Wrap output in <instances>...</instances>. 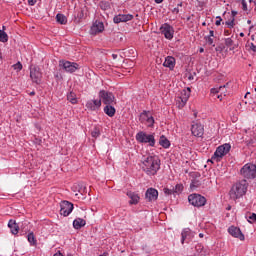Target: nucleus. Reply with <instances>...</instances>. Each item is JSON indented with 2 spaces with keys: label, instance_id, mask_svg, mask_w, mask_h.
Returning <instances> with one entry per match:
<instances>
[{
  "label": "nucleus",
  "instance_id": "obj_1",
  "mask_svg": "<svg viewBox=\"0 0 256 256\" xmlns=\"http://www.w3.org/2000/svg\"><path fill=\"white\" fill-rule=\"evenodd\" d=\"M141 169L146 175H157V171L161 169V160L157 156H146L141 161Z\"/></svg>",
  "mask_w": 256,
  "mask_h": 256
},
{
  "label": "nucleus",
  "instance_id": "obj_2",
  "mask_svg": "<svg viewBox=\"0 0 256 256\" xmlns=\"http://www.w3.org/2000/svg\"><path fill=\"white\" fill-rule=\"evenodd\" d=\"M249 187V183L247 180L243 179L239 182H236L229 191V197L233 201H237V199H241L243 195H246L247 189Z\"/></svg>",
  "mask_w": 256,
  "mask_h": 256
},
{
  "label": "nucleus",
  "instance_id": "obj_3",
  "mask_svg": "<svg viewBox=\"0 0 256 256\" xmlns=\"http://www.w3.org/2000/svg\"><path fill=\"white\" fill-rule=\"evenodd\" d=\"M231 151V144H223L219 146L216 151L214 152V155L212 156V161H216V163H219Z\"/></svg>",
  "mask_w": 256,
  "mask_h": 256
},
{
  "label": "nucleus",
  "instance_id": "obj_4",
  "mask_svg": "<svg viewBox=\"0 0 256 256\" xmlns=\"http://www.w3.org/2000/svg\"><path fill=\"white\" fill-rule=\"evenodd\" d=\"M99 99L104 105H117V99L112 92L106 90H100Z\"/></svg>",
  "mask_w": 256,
  "mask_h": 256
},
{
  "label": "nucleus",
  "instance_id": "obj_5",
  "mask_svg": "<svg viewBox=\"0 0 256 256\" xmlns=\"http://www.w3.org/2000/svg\"><path fill=\"white\" fill-rule=\"evenodd\" d=\"M240 174L244 177V179H255L256 177V165L253 163L245 164L241 170Z\"/></svg>",
  "mask_w": 256,
  "mask_h": 256
},
{
  "label": "nucleus",
  "instance_id": "obj_6",
  "mask_svg": "<svg viewBox=\"0 0 256 256\" xmlns=\"http://www.w3.org/2000/svg\"><path fill=\"white\" fill-rule=\"evenodd\" d=\"M138 143H148L149 147H155V135L140 131L136 134Z\"/></svg>",
  "mask_w": 256,
  "mask_h": 256
},
{
  "label": "nucleus",
  "instance_id": "obj_7",
  "mask_svg": "<svg viewBox=\"0 0 256 256\" xmlns=\"http://www.w3.org/2000/svg\"><path fill=\"white\" fill-rule=\"evenodd\" d=\"M188 201L190 205H193L194 207H205V204L207 203V199L204 196H201V194L189 195Z\"/></svg>",
  "mask_w": 256,
  "mask_h": 256
},
{
  "label": "nucleus",
  "instance_id": "obj_8",
  "mask_svg": "<svg viewBox=\"0 0 256 256\" xmlns=\"http://www.w3.org/2000/svg\"><path fill=\"white\" fill-rule=\"evenodd\" d=\"M30 78L33 83L36 85L41 84V79H43V74L41 73V69L38 66L31 65L30 66Z\"/></svg>",
  "mask_w": 256,
  "mask_h": 256
},
{
  "label": "nucleus",
  "instance_id": "obj_9",
  "mask_svg": "<svg viewBox=\"0 0 256 256\" xmlns=\"http://www.w3.org/2000/svg\"><path fill=\"white\" fill-rule=\"evenodd\" d=\"M189 97H191V88H186L181 91L180 96L177 99L179 109H183V106L187 105Z\"/></svg>",
  "mask_w": 256,
  "mask_h": 256
},
{
  "label": "nucleus",
  "instance_id": "obj_10",
  "mask_svg": "<svg viewBox=\"0 0 256 256\" xmlns=\"http://www.w3.org/2000/svg\"><path fill=\"white\" fill-rule=\"evenodd\" d=\"M59 67H62L66 73H75L77 69H79V64L75 62H69L65 60H60L59 61Z\"/></svg>",
  "mask_w": 256,
  "mask_h": 256
},
{
  "label": "nucleus",
  "instance_id": "obj_11",
  "mask_svg": "<svg viewBox=\"0 0 256 256\" xmlns=\"http://www.w3.org/2000/svg\"><path fill=\"white\" fill-rule=\"evenodd\" d=\"M73 213V203L69 201H62L60 203V215L63 217H69Z\"/></svg>",
  "mask_w": 256,
  "mask_h": 256
},
{
  "label": "nucleus",
  "instance_id": "obj_12",
  "mask_svg": "<svg viewBox=\"0 0 256 256\" xmlns=\"http://www.w3.org/2000/svg\"><path fill=\"white\" fill-rule=\"evenodd\" d=\"M160 31H161L162 35H164L165 39H168L169 41H171V39H173V35L175 33L173 26L169 25L168 23H164L160 27Z\"/></svg>",
  "mask_w": 256,
  "mask_h": 256
},
{
  "label": "nucleus",
  "instance_id": "obj_13",
  "mask_svg": "<svg viewBox=\"0 0 256 256\" xmlns=\"http://www.w3.org/2000/svg\"><path fill=\"white\" fill-rule=\"evenodd\" d=\"M228 233L232 237H235V239H239L240 241H245V235L243 234V232H241V229L237 226H230L228 228Z\"/></svg>",
  "mask_w": 256,
  "mask_h": 256
},
{
  "label": "nucleus",
  "instance_id": "obj_14",
  "mask_svg": "<svg viewBox=\"0 0 256 256\" xmlns=\"http://www.w3.org/2000/svg\"><path fill=\"white\" fill-rule=\"evenodd\" d=\"M105 31V25L101 21H95L90 28V35H99Z\"/></svg>",
  "mask_w": 256,
  "mask_h": 256
},
{
  "label": "nucleus",
  "instance_id": "obj_15",
  "mask_svg": "<svg viewBox=\"0 0 256 256\" xmlns=\"http://www.w3.org/2000/svg\"><path fill=\"white\" fill-rule=\"evenodd\" d=\"M159 197V192L155 188H148L145 193V199L150 203L153 201H157Z\"/></svg>",
  "mask_w": 256,
  "mask_h": 256
},
{
  "label": "nucleus",
  "instance_id": "obj_16",
  "mask_svg": "<svg viewBox=\"0 0 256 256\" xmlns=\"http://www.w3.org/2000/svg\"><path fill=\"white\" fill-rule=\"evenodd\" d=\"M191 132L194 137H201L205 133V128L202 124L196 123L192 125Z\"/></svg>",
  "mask_w": 256,
  "mask_h": 256
},
{
  "label": "nucleus",
  "instance_id": "obj_17",
  "mask_svg": "<svg viewBox=\"0 0 256 256\" xmlns=\"http://www.w3.org/2000/svg\"><path fill=\"white\" fill-rule=\"evenodd\" d=\"M133 19V15L131 14H119L114 17V23H127V21H131Z\"/></svg>",
  "mask_w": 256,
  "mask_h": 256
},
{
  "label": "nucleus",
  "instance_id": "obj_18",
  "mask_svg": "<svg viewBox=\"0 0 256 256\" xmlns=\"http://www.w3.org/2000/svg\"><path fill=\"white\" fill-rule=\"evenodd\" d=\"M86 107L87 109H89L90 111H97V109H99L101 107V100H89L86 103Z\"/></svg>",
  "mask_w": 256,
  "mask_h": 256
},
{
  "label": "nucleus",
  "instance_id": "obj_19",
  "mask_svg": "<svg viewBox=\"0 0 256 256\" xmlns=\"http://www.w3.org/2000/svg\"><path fill=\"white\" fill-rule=\"evenodd\" d=\"M127 197H129L130 201H129V204L130 205H137V203H139L140 201V197H139V194L135 193V192H127Z\"/></svg>",
  "mask_w": 256,
  "mask_h": 256
},
{
  "label": "nucleus",
  "instance_id": "obj_20",
  "mask_svg": "<svg viewBox=\"0 0 256 256\" xmlns=\"http://www.w3.org/2000/svg\"><path fill=\"white\" fill-rule=\"evenodd\" d=\"M115 104H107L104 107V113L108 115V117H115V113H117V110L115 109Z\"/></svg>",
  "mask_w": 256,
  "mask_h": 256
},
{
  "label": "nucleus",
  "instance_id": "obj_21",
  "mask_svg": "<svg viewBox=\"0 0 256 256\" xmlns=\"http://www.w3.org/2000/svg\"><path fill=\"white\" fill-rule=\"evenodd\" d=\"M8 227L12 233V235H17L19 233V225L15 220H9Z\"/></svg>",
  "mask_w": 256,
  "mask_h": 256
},
{
  "label": "nucleus",
  "instance_id": "obj_22",
  "mask_svg": "<svg viewBox=\"0 0 256 256\" xmlns=\"http://www.w3.org/2000/svg\"><path fill=\"white\" fill-rule=\"evenodd\" d=\"M85 225H87V222L83 218H76L73 221L74 229H81L82 227H85Z\"/></svg>",
  "mask_w": 256,
  "mask_h": 256
},
{
  "label": "nucleus",
  "instance_id": "obj_23",
  "mask_svg": "<svg viewBox=\"0 0 256 256\" xmlns=\"http://www.w3.org/2000/svg\"><path fill=\"white\" fill-rule=\"evenodd\" d=\"M163 66L168 67L169 69H173L175 67V58L172 56L166 57Z\"/></svg>",
  "mask_w": 256,
  "mask_h": 256
},
{
  "label": "nucleus",
  "instance_id": "obj_24",
  "mask_svg": "<svg viewBox=\"0 0 256 256\" xmlns=\"http://www.w3.org/2000/svg\"><path fill=\"white\" fill-rule=\"evenodd\" d=\"M159 145H161V147L164 149H169V147H171V142L169 139H167V137L162 135L159 139Z\"/></svg>",
  "mask_w": 256,
  "mask_h": 256
},
{
  "label": "nucleus",
  "instance_id": "obj_25",
  "mask_svg": "<svg viewBox=\"0 0 256 256\" xmlns=\"http://www.w3.org/2000/svg\"><path fill=\"white\" fill-rule=\"evenodd\" d=\"M67 100L72 103V105H77V94L74 92L68 93Z\"/></svg>",
  "mask_w": 256,
  "mask_h": 256
},
{
  "label": "nucleus",
  "instance_id": "obj_26",
  "mask_svg": "<svg viewBox=\"0 0 256 256\" xmlns=\"http://www.w3.org/2000/svg\"><path fill=\"white\" fill-rule=\"evenodd\" d=\"M56 21L60 23V25H67V17L63 14H57Z\"/></svg>",
  "mask_w": 256,
  "mask_h": 256
},
{
  "label": "nucleus",
  "instance_id": "obj_27",
  "mask_svg": "<svg viewBox=\"0 0 256 256\" xmlns=\"http://www.w3.org/2000/svg\"><path fill=\"white\" fill-rule=\"evenodd\" d=\"M9 41V35L6 31L0 30V42L7 43Z\"/></svg>",
  "mask_w": 256,
  "mask_h": 256
},
{
  "label": "nucleus",
  "instance_id": "obj_28",
  "mask_svg": "<svg viewBox=\"0 0 256 256\" xmlns=\"http://www.w3.org/2000/svg\"><path fill=\"white\" fill-rule=\"evenodd\" d=\"M28 242L30 245L34 246L37 245V239H35V234L33 232H30L27 236Z\"/></svg>",
  "mask_w": 256,
  "mask_h": 256
},
{
  "label": "nucleus",
  "instance_id": "obj_29",
  "mask_svg": "<svg viewBox=\"0 0 256 256\" xmlns=\"http://www.w3.org/2000/svg\"><path fill=\"white\" fill-rule=\"evenodd\" d=\"M181 235H182L181 243L183 244V243H185V239H187V237L191 235V230L190 229H184L182 231Z\"/></svg>",
  "mask_w": 256,
  "mask_h": 256
},
{
  "label": "nucleus",
  "instance_id": "obj_30",
  "mask_svg": "<svg viewBox=\"0 0 256 256\" xmlns=\"http://www.w3.org/2000/svg\"><path fill=\"white\" fill-rule=\"evenodd\" d=\"M151 116H149V112L144 111L140 114V121L141 123H145V121L147 122V120L150 118Z\"/></svg>",
  "mask_w": 256,
  "mask_h": 256
},
{
  "label": "nucleus",
  "instance_id": "obj_31",
  "mask_svg": "<svg viewBox=\"0 0 256 256\" xmlns=\"http://www.w3.org/2000/svg\"><path fill=\"white\" fill-rule=\"evenodd\" d=\"M227 85H229V83H227L226 85L220 86L219 88H212L211 93H213L214 95L217 93H220V91H223V89H225Z\"/></svg>",
  "mask_w": 256,
  "mask_h": 256
},
{
  "label": "nucleus",
  "instance_id": "obj_32",
  "mask_svg": "<svg viewBox=\"0 0 256 256\" xmlns=\"http://www.w3.org/2000/svg\"><path fill=\"white\" fill-rule=\"evenodd\" d=\"M154 124H155V119L153 118V116H150L148 120H146V125L147 127H153Z\"/></svg>",
  "mask_w": 256,
  "mask_h": 256
},
{
  "label": "nucleus",
  "instance_id": "obj_33",
  "mask_svg": "<svg viewBox=\"0 0 256 256\" xmlns=\"http://www.w3.org/2000/svg\"><path fill=\"white\" fill-rule=\"evenodd\" d=\"M99 135H101V132L99 131V129L94 128V130L91 132V136L94 137L95 139H97V137H99Z\"/></svg>",
  "mask_w": 256,
  "mask_h": 256
},
{
  "label": "nucleus",
  "instance_id": "obj_34",
  "mask_svg": "<svg viewBox=\"0 0 256 256\" xmlns=\"http://www.w3.org/2000/svg\"><path fill=\"white\" fill-rule=\"evenodd\" d=\"M13 69L15 71H21V69H23V64H21V62H18V63L13 65Z\"/></svg>",
  "mask_w": 256,
  "mask_h": 256
},
{
  "label": "nucleus",
  "instance_id": "obj_35",
  "mask_svg": "<svg viewBox=\"0 0 256 256\" xmlns=\"http://www.w3.org/2000/svg\"><path fill=\"white\" fill-rule=\"evenodd\" d=\"M183 191V185L178 184L175 186L174 193H181Z\"/></svg>",
  "mask_w": 256,
  "mask_h": 256
},
{
  "label": "nucleus",
  "instance_id": "obj_36",
  "mask_svg": "<svg viewBox=\"0 0 256 256\" xmlns=\"http://www.w3.org/2000/svg\"><path fill=\"white\" fill-rule=\"evenodd\" d=\"M164 193L165 195H173V193H175V188L174 189L164 188Z\"/></svg>",
  "mask_w": 256,
  "mask_h": 256
},
{
  "label": "nucleus",
  "instance_id": "obj_37",
  "mask_svg": "<svg viewBox=\"0 0 256 256\" xmlns=\"http://www.w3.org/2000/svg\"><path fill=\"white\" fill-rule=\"evenodd\" d=\"M256 221V214L252 213L248 218V223H255Z\"/></svg>",
  "mask_w": 256,
  "mask_h": 256
},
{
  "label": "nucleus",
  "instance_id": "obj_38",
  "mask_svg": "<svg viewBox=\"0 0 256 256\" xmlns=\"http://www.w3.org/2000/svg\"><path fill=\"white\" fill-rule=\"evenodd\" d=\"M225 45H226V47H232V45H233V39H231V38H226V39H225Z\"/></svg>",
  "mask_w": 256,
  "mask_h": 256
},
{
  "label": "nucleus",
  "instance_id": "obj_39",
  "mask_svg": "<svg viewBox=\"0 0 256 256\" xmlns=\"http://www.w3.org/2000/svg\"><path fill=\"white\" fill-rule=\"evenodd\" d=\"M206 43H208V45H213V47H215V44H213V37L211 36L206 37Z\"/></svg>",
  "mask_w": 256,
  "mask_h": 256
},
{
  "label": "nucleus",
  "instance_id": "obj_40",
  "mask_svg": "<svg viewBox=\"0 0 256 256\" xmlns=\"http://www.w3.org/2000/svg\"><path fill=\"white\" fill-rule=\"evenodd\" d=\"M226 25H228L230 29H233V27H235V20L226 22Z\"/></svg>",
  "mask_w": 256,
  "mask_h": 256
},
{
  "label": "nucleus",
  "instance_id": "obj_41",
  "mask_svg": "<svg viewBox=\"0 0 256 256\" xmlns=\"http://www.w3.org/2000/svg\"><path fill=\"white\" fill-rule=\"evenodd\" d=\"M220 93H221V95H218V99H220V101H222L223 100V95H224V97H225V88L224 89H222L221 91H220Z\"/></svg>",
  "mask_w": 256,
  "mask_h": 256
},
{
  "label": "nucleus",
  "instance_id": "obj_42",
  "mask_svg": "<svg viewBox=\"0 0 256 256\" xmlns=\"http://www.w3.org/2000/svg\"><path fill=\"white\" fill-rule=\"evenodd\" d=\"M242 7L244 11H247V2L245 0H242Z\"/></svg>",
  "mask_w": 256,
  "mask_h": 256
},
{
  "label": "nucleus",
  "instance_id": "obj_43",
  "mask_svg": "<svg viewBox=\"0 0 256 256\" xmlns=\"http://www.w3.org/2000/svg\"><path fill=\"white\" fill-rule=\"evenodd\" d=\"M37 3V0H28V5L33 6Z\"/></svg>",
  "mask_w": 256,
  "mask_h": 256
},
{
  "label": "nucleus",
  "instance_id": "obj_44",
  "mask_svg": "<svg viewBox=\"0 0 256 256\" xmlns=\"http://www.w3.org/2000/svg\"><path fill=\"white\" fill-rule=\"evenodd\" d=\"M217 19L218 20L215 22V25H217L219 27V25H221L222 19H221V17H217Z\"/></svg>",
  "mask_w": 256,
  "mask_h": 256
},
{
  "label": "nucleus",
  "instance_id": "obj_45",
  "mask_svg": "<svg viewBox=\"0 0 256 256\" xmlns=\"http://www.w3.org/2000/svg\"><path fill=\"white\" fill-rule=\"evenodd\" d=\"M78 19H83L84 14L83 11H80V13L77 15Z\"/></svg>",
  "mask_w": 256,
  "mask_h": 256
},
{
  "label": "nucleus",
  "instance_id": "obj_46",
  "mask_svg": "<svg viewBox=\"0 0 256 256\" xmlns=\"http://www.w3.org/2000/svg\"><path fill=\"white\" fill-rule=\"evenodd\" d=\"M214 35H215V32H214L213 30H210V31H209V36H208V37H214Z\"/></svg>",
  "mask_w": 256,
  "mask_h": 256
},
{
  "label": "nucleus",
  "instance_id": "obj_47",
  "mask_svg": "<svg viewBox=\"0 0 256 256\" xmlns=\"http://www.w3.org/2000/svg\"><path fill=\"white\" fill-rule=\"evenodd\" d=\"M172 13H179V7H176V8H174L173 10H172Z\"/></svg>",
  "mask_w": 256,
  "mask_h": 256
},
{
  "label": "nucleus",
  "instance_id": "obj_48",
  "mask_svg": "<svg viewBox=\"0 0 256 256\" xmlns=\"http://www.w3.org/2000/svg\"><path fill=\"white\" fill-rule=\"evenodd\" d=\"M250 48H251L252 51H256V46H255V44L251 43Z\"/></svg>",
  "mask_w": 256,
  "mask_h": 256
},
{
  "label": "nucleus",
  "instance_id": "obj_49",
  "mask_svg": "<svg viewBox=\"0 0 256 256\" xmlns=\"http://www.w3.org/2000/svg\"><path fill=\"white\" fill-rule=\"evenodd\" d=\"M53 256H63V254L61 252H57L56 254H54Z\"/></svg>",
  "mask_w": 256,
  "mask_h": 256
},
{
  "label": "nucleus",
  "instance_id": "obj_50",
  "mask_svg": "<svg viewBox=\"0 0 256 256\" xmlns=\"http://www.w3.org/2000/svg\"><path fill=\"white\" fill-rule=\"evenodd\" d=\"M178 9L179 7H183V2H180L178 5H177Z\"/></svg>",
  "mask_w": 256,
  "mask_h": 256
},
{
  "label": "nucleus",
  "instance_id": "obj_51",
  "mask_svg": "<svg viewBox=\"0 0 256 256\" xmlns=\"http://www.w3.org/2000/svg\"><path fill=\"white\" fill-rule=\"evenodd\" d=\"M199 237H200L201 239H203V238L205 237V235H204L203 233H200V234H199Z\"/></svg>",
  "mask_w": 256,
  "mask_h": 256
},
{
  "label": "nucleus",
  "instance_id": "obj_52",
  "mask_svg": "<svg viewBox=\"0 0 256 256\" xmlns=\"http://www.w3.org/2000/svg\"><path fill=\"white\" fill-rule=\"evenodd\" d=\"M163 0H155V3H161Z\"/></svg>",
  "mask_w": 256,
  "mask_h": 256
},
{
  "label": "nucleus",
  "instance_id": "obj_53",
  "mask_svg": "<svg viewBox=\"0 0 256 256\" xmlns=\"http://www.w3.org/2000/svg\"><path fill=\"white\" fill-rule=\"evenodd\" d=\"M240 37H245V33L241 32Z\"/></svg>",
  "mask_w": 256,
  "mask_h": 256
},
{
  "label": "nucleus",
  "instance_id": "obj_54",
  "mask_svg": "<svg viewBox=\"0 0 256 256\" xmlns=\"http://www.w3.org/2000/svg\"><path fill=\"white\" fill-rule=\"evenodd\" d=\"M113 59H117V54L112 55Z\"/></svg>",
  "mask_w": 256,
  "mask_h": 256
},
{
  "label": "nucleus",
  "instance_id": "obj_55",
  "mask_svg": "<svg viewBox=\"0 0 256 256\" xmlns=\"http://www.w3.org/2000/svg\"><path fill=\"white\" fill-rule=\"evenodd\" d=\"M227 210H228V211H231V206H228V207H227Z\"/></svg>",
  "mask_w": 256,
  "mask_h": 256
},
{
  "label": "nucleus",
  "instance_id": "obj_56",
  "mask_svg": "<svg viewBox=\"0 0 256 256\" xmlns=\"http://www.w3.org/2000/svg\"><path fill=\"white\" fill-rule=\"evenodd\" d=\"M247 23H248V25H251V20H248Z\"/></svg>",
  "mask_w": 256,
  "mask_h": 256
},
{
  "label": "nucleus",
  "instance_id": "obj_57",
  "mask_svg": "<svg viewBox=\"0 0 256 256\" xmlns=\"http://www.w3.org/2000/svg\"><path fill=\"white\" fill-rule=\"evenodd\" d=\"M203 51H205L203 48L200 49V53H203Z\"/></svg>",
  "mask_w": 256,
  "mask_h": 256
},
{
  "label": "nucleus",
  "instance_id": "obj_58",
  "mask_svg": "<svg viewBox=\"0 0 256 256\" xmlns=\"http://www.w3.org/2000/svg\"><path fill=\"white\" fill-rule=\"evenodd\" d=\"M5 29H6L5 26H3V27H2V31H5Z\"/></svg>",
  "mask_w": 256,
  "mask_h": 256
},
{
  "label": "nucleus",
  "instance_id": "obj_59",
  "mask_svg": "<svg viewBox=\"0 0 256 256\" xmlns=\"http://www.w3.org/2000/svg\"><path fill=\"white\" fill-rule=\"evenodd\" d=\"M30 95H32V96L35 95V92H31Z\"/></svg>",
  "mask_w": 256,
  "mask_h": 256
},
{
  "label": "nucleus",
  "instance_id": "obj_60",
  "mask_svg": "<svg viewBox=\"0 0 256 256\" xmlns=\"http://www.w3.org/2000/svg\"><path fill=\"white\" fill-rule=\"evenodd\" d=\"M247 95H249V92H247V94L245 95V97H247Z\"/></svg>",
  "mask_w": 256,
  "mask_h": 256
},
{
  "label": "nucleus",
  "instance_id": "obj_61",
  "mask_svg": "<svg viewBox=\"0 0 256 256\" xmlns=\"http://www.w3.org/2000/svg\"><path fill=\"white\" fill-rule=\"evenodd\" d=\"M247 95H249V92H247V94L245 95V97H247Z\"/></svg>",
  "mask_w": 256,
  "mask_h": 256
},
{
  "label": "nucleus",
  "instance_id": "obj_62",
  "mask_svg": "<svg viewBox=\"0 0 256 256\" xmlns=\"http://www.w3.org/2000/svg\"><path fill=\"white\" fill-rule=\"evenodd\" d=\"M247 95H249V92H247V94L245 95V97H247Z\"/></svg>",
  "mask_w": 256,
  "mask_h": 256
},
{
  "label": "nucleus",
  "instance_id": "obj_63",
  "mask_svg": "<svg viewBox=\"0 0 256 256\" xmlns=\"http://www.w3.org/2000/svg\"><path fill=\"white\" fill-rule=\"evenodd\" d=\"M254 91H256V88L254 89Z\"/></svg>",
  "mask_w": 256,
  "mask_h": 256
}]
</instances>
